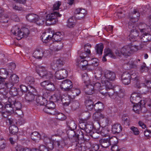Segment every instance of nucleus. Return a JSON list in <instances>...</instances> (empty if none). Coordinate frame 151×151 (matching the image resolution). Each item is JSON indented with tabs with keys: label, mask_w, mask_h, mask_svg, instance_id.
Returning <instances> with one entry per match:
<instances>
[{
	"label": "nucleus",
	"mask_w": 151,
	"mask_h": 151,
	"mask_svg": "<svg viewBox=\"0 0 151 151\" xmlns=\"http://www.w3.org/2000/svg\"><path fill=\"white\" fill-rule=\"evenodd\" d=\"M59 66L63 65L65 63V60L64 59L62 58L58 59L56 61Z\"/></svg>",
	"instance_id": "338daca9"
},
{
	"label": "nucleus",
	"mask_w": 151,
	"mask_h": 151,
	"mask_svg": "<svg viewBox=\"0 0 151 151\" xmlns=\"http://www.w3.org/2000/svg\"><path fill=\"white\" fill-rule=\"evenodd\" d=\"M45 53L42 50L37 49L33 53L34 57L37 59H40L43 56V54Z\"/></svg>",
	"instance_id": "a878e982"
},
{
	"label": "nucleus",
	"mask_w": 151,
	"mask_h": 151,
	"mask_svg": "<svg viewBox=\"0 0 151 151\" xmlns=\"http://www.w3.org/2000/svg\"><path fill=\"white\" fill-rule=\"evenodd\" d=\"M102 73V72L100 70H95L94 74V76L95 78L97 79H99L101 77Z\"/></svg>",
	"instance_id": "13d9d810"
},
{
	"label": "nucleus",
	"mask_w": 151,
	"mask_h": 151,
	"mask_svg": "<svg viewBox=\"0 0 151 151\" xmlns=\"http://www.w3.org/2000/svg\"><path fill=\"white\" fill-rule=\"evenodd\" d=\"M63 36L61 32H58L52 35V39H54L55 41H59L61 40L63 38Z\"/></svg>",
	"instance_id": "4c0bfd02"
},
{
	"label": "nucleus",
	"mask_w": 151,
	"mask_h": 151,
	"mask_svg": "<svg viewBox=\"0 0 151 151\" xmlns=\"http://www.w3.org/2000/svg\"><path fill=\"white\" fill-rule=\"evenodd\" d=\"M35 98V96L33 94L29 92L26 93L25 96V99L27 102H32L33 101Z\"/></svg>",
	"instance_id": "c85d7f7f"
},
{
	"label": "nucleus",
	"mask_w": 151,
	"mask_h": 151,
	"mask_svg": "<svg viewBox=\"0 0 151 151\" xmlns=\"http://www.w3.org/2000/svg\"><path fill=\"white\" fill-rule=\"evenodd\" d=\"M10 133L13 134H15L18 131V129L16 125H11L9 127Z\"/></svg>",
	"instance_id": "de8ad7c7"
},
{
	"label": "nucleus",
	"mask_w": 151,
	"mask_h": 151,
	"mask_svg": "<svg viewBox=\"0 0 151 151\" xmlns=\"http://www.w3.org/2000/svg\"><path fill=\"white\" fill-rule=\"evenodd\" d=\"M105 79L104 77H102L101 83L103 85L99 89V91L102 95L106 96V95L109 89L113 88L112 83L110 82H105Z\"/></svg>",
	"instance_id": "20e7f679"
},
{
	"label": "nucleus",
	"mask_w": 151,
	"mask_h": 151,
	"mask_svg": "<svg viewBox=\"0 0 151 151\" xmlns=\"http://www.w3.org/2000/svg\"><path fill=\"white\" fill-rule=\"evenodd\" d=\"M42 41L44 43H46L52 39V37L45 33H43L41 36Z\"/></svg>",
	"instance_id": "72a5a7b5"
},
{
	"label": "nucleus",
	"mask_w": 151,
	"mask_h": 151,
	"mask_svg": "<svg viewBox=\"0 0 151 151\" xmlns=\"http://www.w3.org/2000/svg\"><path fill=\"white\" fill-rule=\"evenodd\" d=\"M38 16L34 14H29L26 16L27 19L30 22H35L38 18Z\"/></svg>",
	"instance_id": "5701e85b"
},
{
	"label": "nucleus",
	"mask_w": 151,
	"mask_h": 151,
	"mask_svg": "<svg viewBox=\"0 0 151 151\" xmlns=\"http://www.w3.org/2000/svg\"><path fill=\"white\" fill-rule=\"evenodd\" d=\"M9 20V17L6 14H0V22L2 23H7Z\"/></svg>",
	"instance_id": "e433bc0d"
},
{
	"label": "nucleus",
	"mask_w": 151,
	"mask_h": 151,
	"mask_svg": "<svg viewBox=\"0 0 151 151\" xmlns=\"http://www.w3.org/2000/svg\"><path fill=\"white\" fill-rule=\"evenodd\" d=\"M132 17H130V21L129 23H130V24H134V23L137 22L139 17L140 14L139 12L137 9H134L132 14Z\"/></svg>",
	"instance_id": "f8f14e48"
},
{
	"label": "nucleus",
	"mask_w": 151,
	"mask_h": 151,
	"mask_svg": "<svg viewBox=\"0 0 151 151\" xmlns=\"http://www.w3.org/2000/svg\"><path fill=\"white\" fill-rule=\"evenodd\" d=\"M38 149L39 151H50L48 150L47 147L43 145H41L39 146Z\"/></svg>",
	"instance_id": "774afa93"
},
{
	"label": "nucleus",
	"mask_w": 151,
	"mask_h": 151,
	"mask_svg": "<svg viewBox=\"0 0 151 151\" xmlns=\"http://www.w3.org/2000/svg\"><path fill=\"white\" fill-rule=\"evenodd\" d=\"M55 105L52 101H50L46 104L43 109V111L50 115H55L57 113L55 107Z\"/></svg>",
	"instance_id": "423d86ee"
},
{
	"label": "nucleus",
	"mask_w": 151,
	"mask_h": 151,
	"mask_svg": "<svg viewBox=\"0 0 151 151\" xmlns=\"http://www.w3.org/2000/svg\"><path fill=\"white\" fill-rule=\"evenodd\" d=\"M130 47V52L131 54L134 52H136L138 50L137 45L134 44H130L129 45Z\"/></svg>",
	"instance_id": "5fc2aeb1"
},
{
	"label": "nucleus",
	"mask_w": 151,
	"mask_h": 151,
	"mask_svg": "<svg viewBox=\"0 0 151 151\" xmlns=\"http://www.w3.org/2000/svg\"><path fill=\"white\" fill-rule=\"evenodd\" d=\"M47 100L41 96H37L36 98L35 104L37 106L44 105L47 104Z\"/></svg>",
	"instance_id": "dca6fc26"
},
{
	"label": "nucleus",
	"mask_w": 151,
	"mask_h": 151,
	"mask_svg": "<svg viewBox=\"0 0 151 151\" xmlns=\"http://www.w3.org/2000/svg\"><path fill=\"white\" fill-rule=\"evenodd\" d=\"M12 8L16 11H24V8L22 7L19 6L15 4H13L12 5Z\"/></svg>",
	"instance_id": "e2e57ef3"
},
{
	"label": "nucleus",
	"mask_w": 151,
	"mask_h": 151,
	"mask_svg": "<svg viewBox=\"0 0 151 151\" xmlns=\"http://www.w3.org/2000/svg\"><path fill=\"white\" fill-rule=\"evenodd\" d=\"M21 31V29L19 30V28L18 26H14L12 28L11 30V31L13 34L18 37L19 35L17 34H18V33L20 34V31Z\"/></svg>",
	"instance_id": "c03bdc74"
},
{
	"label": "nucleus",
	"mask_w": 151,
	"mask_h": 151,
	"mask_svg": "<svg viewBox=\"0 0 151 151\" xmlns=\"http://www.w3.org/2000/svg\"><path fill=\"white\" fill-rule=\"evenodd\" d=\"M140 99L137 94L134 93L132 94L130 100L132 103L135 104H137L140 101Z\"/></svg>",
	"instance_id": "412c9836"
},
{
	"label": "nucleus",
	"mask_w": 151,
	"mask_h": 151,
	"mask_svg": "<svg viewBox=\"0 0 151 151\" xmlns=\"http://www.w3.org/2000/svg\"><path fill=\"white\" fill-rule=\"evenodd\" d=\"M62 14H60L57 12H54L47 14L46 17V19L43 17L40 18L38 17L36 22V24L38 25H42L44 24L45 22L46 25H50L55 24L58 21L57 18L60 17Z\"/></svg>",
	"instance_id": "f257e3e1"
},
{
	"label": "nucleus",
	"mask_w": 151,
	"mask_h": 151,
	"mask_svg": "<svg viewBox=\"0 0 151 151\" xmlns=\"http://www.w3.org/2000/svg\"><path fill=\"white\" fill-rule=\"evenodd\" d=\"M150 28V27L147 25L145 23L139 24V29L140 31L142 33H145L148 32V30Z\"/></svg>",
	"instance_id": "c756f323"
},
{
	"label": "nucleus",
	"mask_w": 151,
	"mask_h": 151,
	"mask_svg": "<svg viewBox=\"0 0 151 151\" xmlns=\"http://www.w3.org/2000/svg\"><path fill=\"white\" fill-rule=\"evenodd\" d=\"M73 99L71 95H63L61 96V101L64 106H68L70 103V99Z\"/></svg>",
	"instance_id": "2eb2a0df"
},
{
	"label": "nucleus",
	"mask_w": 151,
	"mask_h": 151,
	"mask_svg": "<svg viewBox=\"0 0 151 151\" xmlns=\"http://www.w3.org/2000/svg\"><path fill=\"white\" fill-rule=\"evenodd\" d=\"M29 30L27 28H23L21 29V31H20V34H17L19 35V37L20 39H18L19 40L22 38L26 37L29 34Z\"/></svg>",
	"instance_id": "6ab92c4d"
},
{
	"label": "nucleus",
	"mask_w": 151,
	"mask_h": 151,
	"mask_svg": "<svg viewBox=\"0 0 151 151\" xmlns=\"http://www.w3.org/2000/svg\"><path fill=\"white\" fill-rule=\"evenodd\" d=\"M72 94H71L72 97L73 98L78 96L81 93V91L79 88H73L72 90Z\"/></svg>",
	"instance_id": "a18cd8bd"
},
{
	"label": "nucleus",
	"mask_w": 151,
	"mask_h": 151,
	"mask_svg": "<svg viewBox=\"0 0 151 151\" xmlns=\"http://www.w3.org/2000/svg\"><path fill=\"white\" fill-rule=\"evenodd\" d=\"M79 65L80 67H82V70H84L87 68L88 65V61L86 60H82L81 61Z\"/></svg>",
	"instance_id": "864d4df0"
},
{
	"label": "nucleus",
	"mask_w": 151,
	"mask_h": 151,
	"mask_svg": "<svg viewBox=\"0 0 151 151\" xmlns=\"http://www.w3.org/2000/svg\"><path fill=\"white\" fill-rule=\"evenodd\" d=\"M89 135L94 139H97L99 137V134L96 132H94L93 131L91 132Z\"/></svg>",
	"instance_id": "69168bd1"
},
{
	"label": "nucleus",
	"mask_w": 151,
	"mask_h": 151,
	"mask_svg": "<svg viewBox=\"0 0 151 151\" xmlns=\"http://www.w3.org/2000/svg\"><path fill=\"white\" fill-rule=\"evenodd\" d=\"M68 76V72L65 69H60L57 71L55 74V78L60 80L66 78Z\"/></svg>",
	"instance_id": "9d476101"
},
{
	"label": "nucleus",
	"mask_w": 151,
	"mask_h": 151,
	"mask_svg": "<svg viewBox=\"0 0 151 151\" xmlns=\"http://www.w3.org/2000/svg\"><path fill=\"white\" fill-rule=\"evenodd\" d=\"M9 104L5 105L6 110L9 113L14 112L15 110H19L22 108L21 103L17 101L16 98L13 96L10 97L8 99Z\"/></svg>",
	"instance_id": "f03ea898"
},
{
	"label": "nucleus",
	"mask_w": 151,
	"mask_h": 151,
	"mask_svg": "<svg viewBox=\"0 0 151 151\" xmlns=\"http://www.w3.org/2000/svg\"><path fill=\"white\" fill-rule=\"evenodd\" d=\"M128 27L131 29V32L129 36L128 39L131 42H134L137 40V37L139 36V32L137 28L134 27V24H130L128 23Z\"/></svg>",
	"instance_id": "39448f33"
},
{
	"label": "nucleus",
	"mask_w": 151,
	"mask_h": 151,
	"mask_svg": "<svg viewBox=\"0 0 151 151\" xmlns=\"http://www.w3.org/2000/svg\"><path fill=\"white\" fill-rule=\"evenodd\" d=\"M6 121L11 125H16L17 124L16 120L12 118H8Z\"/></svg>",
	"instance_id": "bf43d9fd"
},
{
	"label": "nucleus",
	"mask_w": 151,
	"mask_h": 151,
	"mask_svg": "<svg viewBox=\"0 0 151 151\" xmlns=\"http://www.w3.org/2000/svg\"><path fill=\"white\" fill-rule=\"evenodd\" d=\"M75 14V17L78 19H81L84 17L87 14V11L85 9L78 8L76 9Z\"/></svg>",
	"instance_id": "9b49d317"
},
{
	"label": "nucleus",
	"mask_w": 151,
	"mask_h": 151,
	"mask_svg": "<svg viewBox=\"0 0 151 151\" xmlns=\"http://www.w3.org/2000/svg\"><path fill=\"white\" fill-rule=\"evenodd\" d=\"M68 126L70 129L74 130L77 127L76 123L74 121L70 120L68 123Z\"/></svg>",
	"instance_id": "37998d69"
},
{
	"label": "nucleus",
	"mask_w": 151,
	"mask_h": 151,
	"mask_svg": "<svg viewBox=\"0 0 151 151\" xmlns=\"http://www.w3.org/2000/svg\"><path fill=\"white\" fill-rule=\"evenodd\" d=\"M10 94L12 96H16L18 94L17 89L14 87H12L9 91Z\"/></svg>",
	"instance_id": "6e6d98bb"
},
{
	"label": "nucleus",
	"mask_w": 151,
	"mask_h": 151,
	"mask_svg": "<svg viewBox=\"0 0 151 151\" xmlns=\"http://www.w3.org/2000/svg\"><path fill=\"white\" fill-rule=\"evenodd\" d=\"M54 115H56V118L60 120L63 121L66 119V116L64 114L58 112V111H57V113Z\"/></svg>",
	"instance_id": "603ef678"
},
{
	"label": "nucleus",
	"mask_w": 151,
	"mask_h": 151,
	"mask_svg": "<svg viewBox=\"0 0 151 151\" xmlns=\"http://www.w3.org/2000/svg\"><path fill=\"white\" fill-rule=\"evenodd\" d=\"M108 139L110 143V145H117L118 143V139L117 138L115 137H109Z\"/></svg>",
	"instance_id": "a19ab883"
},
{
	"label": "nucleus",
	"mask_w": 151,
	"mask_h": 151,
	"mask_svg": "<svg viewBox=\"0 0 151 151\" xmlns=\"http://www.w3.org/2000/svg\"><path fill=\"white\" fill-rule=\"evenodd\" d=\"M102 77L105 78L106 82H109L106 79H108L109 81H113L116 78V74L114 72L108 70L105 72L104 76Z\"/></svg>",
	"instance_id": "1a4fd4ad"
},
{
	"label": "nucleus",
	"mask_w": 151,
	"mask_h": 151,
	"mask_svg": "<svg viewBox=\"0 0 151 151\" xmlns=\"http://www.w3.org/2000/svg\"><path fill=\"white\" fill-rule=\"evenodd\" d=\"M130 79H132L134 81H138L139 79V77L136 75V74L135 73L130 74Z\"/></svg>",
	"instance_id": "0e129e2a"
},
{
	"label": "nucleus",
	"mask_w": 151,
	"mask_h": 151,
	"mask_svg": "<svg viewBox=\"0 0 151 151\" xmlns=\"http://www.w3.org/2000/svg\"><path fill=\"white\" fill-rule=\"evenodd\" d=\"M99 141L100 145L102 148H107L110 146L108 138L101 139Z\"/></svg>",
	"instance_id": "a211bd4d"
},
{
	"label": "nucleus",
	"mask_w": 151,
	"mask_h": 151,
	"mask_svg": "<svg viewBox=\"0 0 151 151\" xmlns=\"http://www.w3.org/2000/svg\"><path fill=\"white\" fill-rule=\"evenodd\" d=\"M84 91L86 94L88 95L92 94L94 91L93 87L92 84L87 85L84 88Z\"/></svg>",
	"instance_id": "393cba45"
},
{
	"label": "nucleus",
	"mask_w": 151,
	"mask_h": 151,
	"mask_svg": "<svg viewBox=\"0 0 151 151\" xmlns=\"http://www.w3.org/2000/svg\"><path fill=\"white\" fill-rule=\"evenodd\" d=\"M140 60L138 59L133 60H130L127 63L128 65L129 66V68H136L138 65L137 64L138 61H139Z\"/></svg>",
	"instance_id": "ea45409f"
},
{
	"label": "nucleus",
	"mask_w": 151,
	"mask_h": 151,
	"mask_svg": "<svg viewBox=\"0 0 151 151\" xmlns=\"http://www.w3.org/2000/svg\"><path fill=\"white\" fill-rule=\"evenodd\" d=\"M143 102L144 103V101L140 100L137 104H135L133 106V110L135 113L139 114L141 108V105L143 104Z\"/></svg>",
	"instance_id": "bb28decb"
},
{
	"label": "nucleus",
	"mask_w": 151,
	"mask_h": 151,
	"mask_svg": "<svg viewBox=\"0 0 151 151\" xmlns=\"http://www.w3.org/2000/svg\"><path fill=\"white\" fill-rule=\"evenodd\" d=\"M63 47V44L60 43L59 45L53 43L50 46V49L52 51L56 52L61 49Z\"/></svg>",
	"instance_id": "b1692460"
},
{
	"label": "nucleus",
	"mask_w": 151,
	"mask_h": 151,
	"mask_svg": "<svg viewBox=\"0 0 151 151\" xmlns=\"http://www.w3.org/2000/svg\"><path fill=\"white\" fill-rule=\"evenodd\" d=\"M130 74L128 72L124 73L121 75V81L122 83L125 85H128L131 82L130 77Z\"/></svg>",
	"instance_id": "ddd939ff"
},
{
	"label": "nucleus",
	"mask_w": 151,
	"mask_h": 151,
	"mask_svg": "<svg viewBox=\"0 0 151 151\" xmlns=\"http://www.w3.org/2000/svg\"><path fill=\"white\" fill-rule=\"evenodd\" d=\"M40 134L36 132H32L31 135L32 139L35 142H38L40 139Z\"/></svg>",
	"instance_id": "f704fd0d"
},
{
	"label": "nucleus",
	"mask_w": 151,
	"mask_h": 151,
	"mask_svg": "<svg viewBox=\"0 0 151 151\" xmlns=\"http://www.w3.org/2000/svg\"><path fill=\"white\" fill-rule=\"evenodd\" d=\"M91 125L86 124V123L82 122L80 124L79 127L80 128L84 130L86 132H90V130H89L88 128L90 127Z\"/></svg>",
	"instance_id": "58836bf2"
},
{
	"label": "nucleus",
	"mask_w": 151,
	"mask_h": 151,
	"mask_svg": "<svg viewBox=\"0 0 151 151\" xmlns=\"http://www.w3.org/2000/svg\"><path fill=\"white\" fill-rule=\"evenodd\" d=\"M122 129V128L120 124H115L112 126V131L114 134H117L120 132Z\"/></svg>",
	"instance_id": "f3484780"
},
{
	"label": "nucleus",
	"mask_w": 151,
	"mask_h": 151,
	"mask_svg": "<svg viewBox=\"0 0 151 151\" xmlns=\"http://www.w3.org/2000/svg\"><path fill=\"white\" fill-rule=\"evenodd\" d=\"M79 134L76 135L75 136V140L76 141L77 139H81L83 140H86L87 139L86 137H85V136H86V135H84V134L81 131H79Z\"/></svg>",
	"instance_id": "79ce46f5"
},
{
	"label": "nucleus",
	"mask_w": 151,
	"mask_h": 151,
	"mask_svg": "<svg viewBox=\"0 0 151 151\" xmlns=\"http://www.w3.org/2000/svg\"><path fill=\"white\" fill-rule=\"evenodd\" d=\"M76 20L73 17L69 18L67 21V26L69 28L73 27L75 25Z\"/></svg>",
	"instance_id": "2f4dec72"
},
{
	"label": "nucleus",
	"mask_w": 151,
	"mask_h": 151,
	"mask_svg": "<svg viewBox=\"0 0 151 151\" xmlns=\"http://www.w3.org/2000/svg\"><path fill=\"white\" fill-rule=\"evenodd\" d=\"M25 82L29 85L33 84L35 82V79L32 76H27L25 79Z\"/></svg>",
	"instance_id": "09e8293b"
},
{
	"label": "nucleus",
	"mask_w": 151,
	"mask_h": 151,
	"mask_svg": "<svg viewBox=\"0 0 151 151\" xmlns=\"http://www.w3.org/2000/svg\"><path fill=\"white\" fill-rule=\"evenodd\" d=\"M36 69L37 73L42 78L49 80L53 76L52 74L47 71L44 67L39 65L36 66Z\"/></svg>",
	"instance_id": "7ed1b4c3"
},
{
	"label": "nucleus",
	"mask_w": 151,
	"mask_h": 151,
	"mask_svg": "<svg viewBox=\"0 0 151 151\" xmlns=\"http://www.w3.org/2000/svg\"><path fill=\"white\" fill-rule=\"evenodd\" d=\"M141 41L144 43H147L151 41V35L147 32L142 33Z\"/></svg>",
	"instance_id": "4be33fe9"
},
{
	"label": "nucleus",
	"mask_w": 151,
	"mask_h": 151,
	"mask_svg": "<svg viewBox=\"0 0 151 151\" xmlns=\"http://www.w3.org/2000/svg\"><path fill=\"white\" fill-rule=\"evenodd\" d=\"M74 130H68L67 133L69 139H73L75 140V136L76 134L74 131Z\"/></svg>",
	"instance_id": "49530a36"
},
{
	"label": "nucleus",
	"mask_w": 151,
	"mask_h": 151,
	"mask_svg": "<svg viewBox=\"0 0 151 151\" xmlns=\"http://www.w3.org/2000/svg\"><path fill=\"white\" fill-rule=\"evenodd\" d=\"M107 56L114 58H115V57L112 51L109 49H108L107 51L105 52V54L103 56L102 60L103 61L105 62L106 61V57Z\"/></svg>",
	"instance_id": "7c9ffc66"
},
{
	"label": "nucleus",
	"mask_w": 151,
	"mask_h": 151,
	"mask_svg": "<svg viewBox=\"0 0 151 151\" xmlns=\"http://www.w3.org/2000/svg\"><path fill=\"white\" fill-rule=\"evenodd\" d=\"M80 104L77 101H73L71 103V106L73 110H75L78 108Z\"/></svg>",
	"instance_id": "3c124183"
},
{
	"label": "nucleus",
	"mask_w": 151,
	"mask_h": 151,
	"mask_svg": "<svg viewBox=\"0 0 151 151\" xmlns=\"http://www.w3.org/2000/svg\"><path fill=\"white\" fill-rule=\"evenodd\" d=\"M9 69L4 68L0 69V81L4 82L5 80L7 78L9 74Z\"/></svg>",
	"instance_id": "4468645a"
},
{
	"label": "nucleus",
	"mask_w": 151,
	"mask_h": 151,
	"mask_svg": "<svg viewBox=\"0 0 151 151\" xmlns=\"http://www.w3.org/2000/svg\"><path fill=\"white\" fill-rule=\"evenodd\" d=\"M61 5V2L58 1L56 2L53 5V10H57L59 9L60 6Z\"/></svg>",
	"instance_id": "680f3d73"
},
{
	"label": "nucleus",
	"mask_w": 151,
	"mask_h": 151,
	"mask_svg": "<svg viewBox=\"0 0 151 151\" xmlns=\"http://www.w3.org/2000/svg\"><path fill=\"white\" fill-rule=\"evenodd\" d=\"M85 104L87 109L89 110H91L94 108V105L93 101L89 99L86 100Z\"/></svg>",
	"instance_id": "cd10ccee"
},
{
	"label": "nucleus",
	"mask_w": 151,
	"mask_h": 151,
	"mask_svg": "<svg viewBox=\"0 0 151 151\" xmlns=\"http://www.w3.org/2000/svg\"><path fill=\"white\" fill-rule=\"evenodd\" d=\"M122 120L124 123L127 126H129L130 124V119L129 117L123 116L122 117Z\"/></svg>",
	"instance_id": "4d7b16f0"
},
{
	"label": "nucleus",
	"mask_w": 151,
	"mask_h": 151,
	"mask_svg": "<svg viewBox=\"0 0 151 151\" xmlns=\"http://www.w3.org/2000/svg\"><path fill=\"white\" fill-rule=\"evenodd\" d=\"M104 108L103 104L100 101H98L94 105L93 109L96 111H101Z\"/></svg>",
	"instance_id": "473e14b6"
},
{
	"label": "nucleus",
	"mask_w": 151,
	"mask_h": 151,
	"mask_svg": "<svg viewBox=\"0 0 151 151\" xmlns=\"http://www.w3.org/2000/svg\"><path fill=\"white\" fill-rule=\"evenodd\" d=\"M41 86L48 91H52L55 89L54 84L50 81L45 80L40 83Z\"/></svg>",
	"instance_id": "0eeeda50"
},
{
	"label": "nucleus",
	"mask_w": 151,
	"mask_h": 151,
	"mask_svg": "<svg viewBox=\"0 0 151 151\" xmlns=\"http://www.w3.org/2000/svg\"><path fill=\"white\" fill-rule=\"evenodd\" d=\"M61 89L65 91H69L73 87V84L71 81L66 79L63 81L60 85Z\"/></svg>",
	"instance_id": "6e6552de"
},
{
	"label": "nucleus",
	"mask_w": 151,
	"mask_h": 151,
	"mask_svg": "<svg viewBox=\"0 0 151 151\" xmlns=\"http://www.w3.org/2000/svg\"><path fill=\"white\" fill-rule=\"evenodd\" d=\"M9 81L14 84L17 83L19 81V77L15 74L12 75L9 79Z\"/></svg>",
	"instance_id": "c9c22d12"
},
{
	"label": "nucleus",
	"mask_w": 151,
	"mask_h": 151,
	"mask_svg": "<svg viewBox=\"0 0 151 151\" xmlns=\"http://www.w3.org/2000/svg\"><path fill=\"white\" fill-rule=\"evenodd\" d=\"M104 48L103 45L102 44H100L97 45L96 47V53L99 54H101Z\"/></svg>",
	"instance_id": "8fccbe9b"
},
{
	"label": "nucleus",
	"mask_w": 151,
	"mask_h": 151,
	"mask_svg": "<svg viewBox=\"0 0 151 151\" xmlns=\"http://www.w3.org/2000/svg\"><path fill=\"white\" fill-rule=\"evenodd\" d=\"M57 147L59 148L63 147L65 146V144L63 143L62 141L60 142L58 141H55L53 143Z\"/></svg>",
	"instance_id": "052dcab7"
},
{
	"label": "nucleus",
	"mask_w": 151,
	"mask_h": 151,
	"mask_svg": "<svg viewBox=\"0 0 151 151\" xmlns=\"http://www.w3.org/2000/svg\"><path fill=\"white\" fill-rule=\"evenodd\" d=\"M121 52L122 55L125 56H129L131 54L130 47L129 45L124 46L121 49Z\"/></svg>",
	"instance_id": "aec40b11"
}]
</instances>
